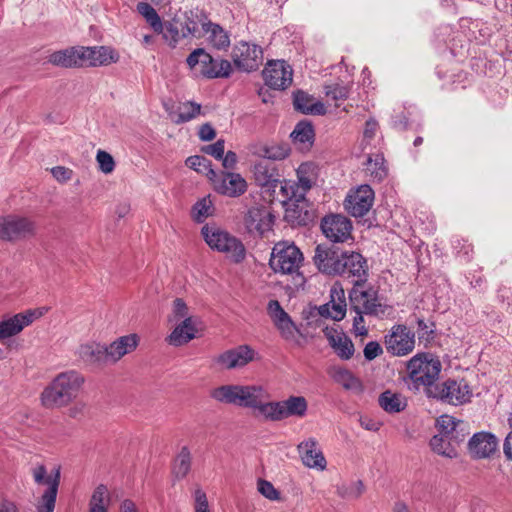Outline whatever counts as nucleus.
<instances>
[{
    "label": "nucleus",
    "mask_w": 512,
    "mask_h": 512,
    "mask_svg": "<svg viewBox=\"0 0 512 512\" xmlns=\"http://www.w3.org/2000/svg\"><path fill=\"white\" fill-rule=\"evenodd\" d=\"M234 65L241 71L251 72L261 65L263 51L260 46L248 42H240L235 45L232 52Z\"/></svg>",
    "instance_id": "obj_15"
},
{
    "label": "nucleus",
    "mask_w": 512,
    "mask_h": 512,
    "mask_svg": "<svg viewBox=\"0 0 512 512\" xmlns=\"http://www.w3.org/2000/svg\"><path fill=\"white\" fill-rule=\"evenodd\" d=\"M138 13L145 18L147 23L155 32L162 31V21L157 14L156 10L146 2H139L137 4Z\"/></svg>",
    "instance_id": "obj_48"
},
{
    "label": "nucleus",
    "mask_w": 512,
    "mask_h": 512,
    "mask_svg": "<svg viewBox=\"0 0 512 512\" xmlns=\"http://www.w3.org/2000/svg\"><path fill=\"white\" fill-rule=\"evenodd\" d=\"M356 315L353 318V331L357 336H366L368 329L365 326L363 314L364 312H355Z\"/></svg>",
    "instance_id": "obj_61"
},
{
    "label": "nucleus",
    "mask_w": 512,
    "mask_h": 512,
    "mask_svg": "<svg viewBox=\"0 0 512 512\" xmlns=\"http://www.w3.org/2000/svg\"><path fill=\"white\" fill-rule=\"evenodd\" d=\"M270 404V394L262 385H245L243 408L252 409L257 416L266 420Z\"/></svg>",
    "instance_id": "obj_22"
},
{
    "label": "nucleus",
    "mask_w": 512,
    "mask_h": 512,
    "mask_svg": "<svg viewBox=\"0 0 512 512\" xmlns=\"http://www.w3.org/2000/svg\"><path fill=\"white\" fill-rule=\"evenodd\" d=\"M31 475L36 484L47 485V489L37 505V512H53L60 484V467L48 474L43 464H36L31 468Z\"/></svg>",
    "instance_id": "obj_7"
},
{
    "label": "nucleus",
    "mask_w": 512,
    "mask_h": 512,
    "mask_svg": "<svg viewBox=\"0 0 512 512\" xmlns=\"http://www.w3.org/2000/svg\"><path fill=\"white\" fill-rule=\"evenodd\" d=\"M498 447V439L489 432L475 433L468 443V450L475 459L490 457Z\"/></svg>",
    "instance_id": "obj_27"
},
{
    "label": "nucleus",
    "mask_w": 512,
    "mask_h": 512,
    "mask_svg": "<svg viewBox=\"0 0 512 512\" xmlns=\"http://www.w3.org/2000/svg\"><path fill=\"white\" fill-rule=\"evenodd\" d=\"M257 353L249 345L228 349L213 358V364L220 370H233L245 367L254 361Z\"/></svg>",
    "instance_id": "obj_11"
},
{
    "label": "nucleus",
    "mask_w": 512,
    "mask_h": 512,
    "mask_svg": "<svg viewBox=\"0 0 512 512\" xmlns=\"http://www.w3.org/2000/svg\"><path fill=\"white\" fill-rule=\"evenodd\" d=\"M360 425H361V427H363L364 429H366L368 431L376 432L380 429V427L382 426V423L377 420L368 418V417H361Z\"/></svg>",
    "instance_id": "obj_63"
},
{
    "label": "nucleus",
    "mask_w": 512,
    "mask_h": 512,
    "mask_svg": "<svg viewBox=\"0 0 512 512\" xmlns=\"http://www.w3.org/2000/svg\"><path fill=\"white\" fill-rule=\"evenodd\" d=\"M308 402L303 396H290L282 401H270L266 421H281L286 418H303Z\"/></svg>",
    "instance_id": "obj_10"
},
{
    "label": "nucleus",
    "mask_w": 512,
    "mask_h": 512,
    "mask_svg": "<svg viewBox=\"0 0 512 512\" xmlns=\"http://www.w3.org/2000/svg\"><path fill=\"white\" fill-rule=\"evenodd\" d=\"M455 438L456 440H453L450 437L436 434L430 440V447L438 455L455 458L458 454L457 446L460 444V442H457L458 437Z\"/></svg>",
    "instance_id": "obj_36"
},
{
    "label": "nucleus",
    "mask_w": 512,
    "mask_h": 512,
    "mask_svg": "<svg viewBox=\"0 0 512 512\" xmlns=\"http://www.w3.org/2000/svg\"><path fill=\"white\" fill-rule=\"evenodd\" d=\"M294 107L296 110L311 115H324L326 113L325 106L303 91L294 93Z\"/></svg>",
    "instance_id": "obj_34"
},
{
    "label": "nucleus",
    "mask_w": 512,
    "mask_h": 512,
    "mask_svg": "<svg viewBox=\"0 0 512 512\" xmlns=\"http://www.w3.org/2000/svg\"><path fill=\"white\" fill-rule=\"evenodd\" d=\"M436 428L438 431L437 434L450 437L453 440H456L455 437H458L457 442L460 443L464 441L466 424L453 416L447 414L441 415L436 420Z\"/></svg>",
    "instance_id": "obj_30"
},
{
    "label": "nucleus",
    "mask_w": 512,
    "mask_h": 512,
    "mask_svg": "<svg viewBox=\"0 0 512 512\" xmlns=\"http://www.w3.org/2000/svg\"><path fill=\"white\" fill-rule=\"evenodd\" d=\"M225 144L224 140H218L214 144L208 145L204 148V152L220 160L224 155Z\"/></svg>",
    "instance_id": "obj_60"
},
{
    "label": "nucleus",
    "mask_w": 512,
    "mask_h": 512,
    "mask_svg": "<svg viewBox=\"0 0 512 512\" xmlns=\"http://www.w3.org/2000/svg\"><path fill=\"white\" fill-rule=\"evenodd\" d=\"M321 229L328 240L342 243L351 238L352 223L346 216L332 214L323 218Z\"/></svg>",
    "instance_id": "obj_18"
},
{
    "label": "nucleus",
    "mask_w": 512,
    "mask_h": 512,
    "mask_svg": "<svg viewBox=\"0 0 512 512\" xmlns=\"http://www.w3.org/2000/svg\"><path fill=\"white\" fill-rule=\"evenodd\" d=\"M96 162L99 170L104 174H111L115 169V161L112 155L104 150H98Z\"/></svg>",
    "instance_id": "obj_54"
},
{
    "label": "nucleus",
    "mask_w": 512,
    "mask_h": 512,
    "mask_svg": "<svg viewBox=\"0 0 512 512\" xmlns=\"http://www.w3.org/2000/svg\"><path fill=\"white\" fill-rule=\"evenodd\" d=\"M331 300L320 306L319 314L323 317L331 318L335 321H340L346 314V302L344 290L341 287L334 285L330 291Z\"/></svg>",
    "instance_id": "obj_29"
},
{
    "label": "nucleus",
    "mask_w": 512,
    "mask_h": 512,
    "mask_svg": "<svg viewBox=\"0 0 512 512\" xmlns=\"http://www.w3.org/2000/svg\"><path fill=\"white\" fill-rule=\"evenodd\" d=\"M48 61L65 68L80 67L79 47H70L50 54Z\"/></svg>",
    "instance_id": "obj_35"
},
{
    "label": "nucleus",
    "mask_w": 512,
    "mask_h": 512,
    "mask_svg": "<svg viewBox=\"0 0 512 512\" xmlns=\"http://www.w3.org/2000/svg\"><path fill=\"white\" fill-rule=\"evenodd\" d=\"M435 396L451 405H462L471 400L472 390L464 379H448L436 387Z\"/></svg>",
    "instance_id": "obj_13"
},
{
    "label": "nucleus",
    "mask_w": 512,
    "mask_h": 512,
    "mask_svg": "<svg viewBox=\"0 0 512 512\" xmlns=\"http://www.w3.org/2000/svg\"><path fill=\"white\" fill-rule=\"evenodd\" d=\"M201 112V106L197 103L187 102L179 108V119L177 122H188L196 118Z\"/></svg>",
    "instance_id": "obj_53"
},
{
    "label": "nucleus",
    "mask_w": 512,
    "mask_h": 512,
    "mask_svg": "<svg viewBox=\"0 0 512 512\" xmlns=\"http://www.w3.org/2000/svg\"><path fill=\"white\" fill-rule=\"evenodd\" d=\"M377 130H378V123L374 119H370V120L366 121L364 132H363L364 141L369 142L371 139H373Z\"/></svg>",
    "instance_id": "obj_62"
},
{
    "label": "nucleus",
    "mask_w": 512,
    "mask_h": 512,
    "mask_svg": "<svg viewBox=\"0 0 512 512\" xmlns=\"http://www.w3.org/2000/svg\"><path fill=\"white\" fill-rule=\"evenodd\" d=\"M191 469V454L187 447H183L173 464V474L177 479H183Z\"/></svg>",
    "instance_id": "obj_45"
},
{
    "label": "nucleus",
    "mask_w": 512,
    "mask_h": 512,
    "mask_svg": "<svg viewBox=\"0 0 512 512\" xmlns=\"http://www.w3.org/2000/svg\"><path fill=\"white\" fill-rule=\"evenodd\" d=\"M200 329L201 320L199 317L186 318L176 324L167 336L166 341L175 347L183 346L196 338Z\"/></svg>",
    "instance_id": "obj_25"
},
{
    "label": "nucleus",
    "mask_w": 512,
    "mask_h": 512,
    "mask_svg": "<svg viewBox=\"0 0 512 512\" xmlns=\"http://www.w3.org/2000/svg\"><path fill=\"white\" fill-rule=\"evenodd\" d=\"M383 353L382 346L377 341L368 342L363 350V354L366 360L371 361Z\"/></svg>",
    "instance_id": "obj_59"
},
{
    "label": "nucleus",
    "mask_w": 512,
    "mask_h": 512,
    "mask_svg": "<svg viewBox=\"0 0 512 512\" xmlns=\"http://www.w3.org/2000/svg\"><path fill=\"white\" fill-rule=\"evenodd\" d=\"M325 335L329 345L340 359L349 360L353 357L354 344L345 333L332 329L328 330Z\"/></svg>",
    "instance_id": "obj_31"
},
{
    "label": "nucleus",
    "mask_w": 512,
    "mask_h": 512,
    "mask_svg": "<svg viewBox=\"0 0 512 512\" xmlns=\"http://www.w3.org/2000/svg\"><path fill=\"white\" fill-rule=\"evenodd\" d=\"M201 236L211 250L224 254L231 262L239 264L245 260L243 242L222 227L214 223L205 224L201 228Z\"/></svg>",
    "instance_id": "obj_2"
},
{
    "label": "nucleus",
    "mask_w": 512,
    "mask_h": 512,
    "mask_svg": "<svg viewBox=\"0 0 512 512\" xmlns=\"http://www.w3.org/2000/svg\"><path fill=\"white\" fill-rule=\"evenodd\" d=\"M304 257L300 249L289 241L277 242L271 252L269 265L275 273L291 275L296 286H302L304 276L299 272Z\"/></svg>",
    "instance_id": "obj_3"
},
{
    "label": "nucleus",
    "mask_w": 512,
    "mask_h": 512,
    "mask_svg": "<svg viewBox=\"0 0 512 512\" xmlns=\"http://www.w3.org/2000/svg\"><path fill=\"white\" fill-rule=\"evenodd\" d=\"M293 142L301 150L308 149L313 144L314 130L311 124L306 122L298 123L291 133Z\"/></svg>",
    "instance_id": "obj_42"
},
{
    "label": "nucleus",
    "mask_w": 512,
    "mask_h": 512,
    "mask_svg": "<svg viewBox=\"0 0 512 512\" xmlns=\"http://www.w3.org/2000/svg\"><path fill=\"white\" fill-rule=\"evenodd\" d=\"M111 495L105 485H99L93 491L89 500L88 512H108Z\"/></svg>",
    "instance_id": "obj_41"
},
{
    "label": "nucleus",
    "mask_w": 512,
    "mask_h": 512,
    "mask_svg": "<svg viewBox=\"0 0 512 512\" xmlns=\"http://www.w3.org/2000/svg\"><path fill=\"white\" fill-rule=\"evenodd\" d=\"M329 373L335 382L347 390L360 391L362 389L360 379L346 368L332 367Z\"/></svg>",
    "instance_id": "obj_40"
},
{
    "label": "nucleus",
    "mask_w": 512,
    "mask_h": 512,
    "mask_svg": "<svg viewBox=\"0 0 512 512\" xmlns=\"http://www.w3.org/2000/svg\"><path fill=\"white\" fill-rule=\"evenodd\" d=\"M340 273L338 275L354 278L355 285L364 283L368 276L366 259L358 252L344 251L341 260Z\"/></svg>",
    "instance_id": "obj_21"
},
{
    "label": "nucleus",
    "mask_w": 512,
    "mask_h": 512,
    "mask_svg": "<svg viewBox=\"0 0 512 512\" xmlns=\"http://www.w3.org/2000/svg\"><path fill=\"white\" fill-rule=\"evenodd\" d=\"M215 135H216L215 130L208 123L203 124L199 129V137L203 141H210V140L214 139Z\"/></svg>",
    "instance_id": "obj_64"
},
{
    "label": "nucleus",
    "mask_w": 512,
    "mask_h": 512,
    "mask_svg": "<svg viewBox=\"0 0 512 512\" xmlns=\"http://www.w3.org/2000/svg\"><path fill=\"white\" fill-rule=\"evenodd\" d=\"M46 312L45 308L27 310L24 313H18L13 317L0 322V341H4L12 336L19 334L26 326L30 325L35 319H38Z\"/></svg>",
    "instance_id": "obj_19"
},
{
    "label": "nucleus",
    "mask_w": 512,
    "mask_h": 512,
    "mask_svg": "<svg viewBox=\"0 0 512 512\" xmlns=\"http://www.w3.org/2000/svg\"><path fill=\"white\" fill-rule=\"evenodd\" d=\"M378 403L385 412L390 414L399 413L407 406V400L404 396L390 390L380 394Z\"/></svg>",
    "instance_id": "obj_38"
},
{
    "label": "nucleus",
    "mask_w": 512,
    "mask_h": 512,
    "mask_svg": "<svg viewBox=\"0 0 512 512\" xmlns=\"http://www.w3.org/2000/svg\"><path fill=\"white\" fill-rule=\"evenodd\" d=\"M262 73L266 85L273 89L283 90L292 83V68L284 60L268 62Z\"/></svg>",
    "instance_id": "obj_20"
},
{
    "label": "nucleus",
    "mask_w": 512,
    "mask_h": 512,
    "mask_svg": "<svg viewBox=\"0 0 512 512\" xmlns=\"http://www.w3.org/2000/svg\"><path fill=\"white\" fill-rule=\"evenodd\" d=\"M273 215L268 206L256 205L248 209L244 216V225L247 232L253 236H263L272 229Z\"/></svg>",
    "instance_id": "obj_16"
},
{
    "label": "nucleus",
    "mask_w": 512,
    "mask_h": 512,
    "mask_svg": "<svg viewBox=\"0 0 512 512\" xmlns=\"http://www.w3.org/2000/svg\"><path fill=\"white\" fill-rule=\"evenodd\" d=\"M187 65L195 73L208 79L226 78L231 74L232 65L227 60H216L203 48H197L187 57Z\"/></svg>",
    "instance_id": "obj_6"
},
{
    "label": "nucleus",
    "mask_w": 512,
    "mask_h": 512,
    "mask_svg": "<svg viewBox=\"0 0 512 512\" xmlns=\"http://www.w3.org/2000/svg\"><path fill=\"white\" fill-rule=\"evenodd\" d=\"M349 297L354 312H364L379 319L389 318L394 313L393 307L382 302L378 290L372 286L365 287L363 283H358L351 289Z\"/></svg>",
    "instance_id": "obj_4"
},
{
    "label": "nucleus",
    "mask_w": 512,
    "mask_h": 512,
    "mask_svg": "<svg viewBox=\"0 0 512 512\" xmlns=\"http://www.w3.org/2000/svg\"><path fill=\"white\" fill-rule=\"evenodd\" d=\"M366 170L370 173V176L381 181L387 175V168L385 166L384 157L382 154L370 155L366 162Z\"/></svg>",
    "instance_id": "obj_44"
},
{
    "label": "nucleus",
    "mask_w": 512,
    "mask_h": 512,
    "mask_svg": "<svg viewBox=\"0 0 512 512\" xmlns=\"http://www.w3.org/2000/svg\"><path fill=\"white\" fill-rule=\"evenodd\" d=\"M343 252L327 245H317L313 262L317 269L326 275L335 276L340 273Z\"/></svg>",
    "instance_id": "obj_17"
},
{
    "label": "nucleus",
    "mask_w": 512,
    "mask_h": 512,
    "mask_svg": "<svg viewBox=\"0 0 512 512\" xmlns=\"http://www.w3.org/2000/svg\"><path fill=\"white\" fill-rule=\"evenodd\" d=\"M79 358L90 365L108 364L106 345L96 342L81 344L78 347Z\"/></svg>",
    "instance_id": "obj_32"
},
{
    "label": "nucleus",
    "mask_w": 512,
    "mask_h": 512,
    "mask_svg": "<svg viewBox=\"0 0 512 512\" xmlns=\"http://www.w3.org/2000/svg\"><path fill=\"white\" fill-rule=\"evenodd\" d=\"M35 222L26 216L10 214L0 217V240L16 241L33 236Z\"/></svg>",
    "instance_id": "obj_9"
},
{
    "label": "nucleus",
    "mask_w": 512,
    "mask_h": 512,
    "mask_svg": "<svg viewBox=\"0 0 512 512\" xmlns=\"http://www.w3.org/2000/svg\"><path fill=\"white\" fill-rule=\"evenodd\" d=\"M280 184V192L285 200H294L295 202H300L304 200L305 193L300 188L299 184L294 180H284L279 181Z\"/></svg>",
    "instance_id": "obj_47"
},
{
    "label": "nucleus",
    "mask_w": 512,
    "mask_h": 512,
    "mask_svg": "<svg viewBox=\"0 0 512 512\" xmlns=\"http://www.w3.org/2000/svg\"><path fill=\"white\" fill-rule=\"evenodd\" d=\"M160 33L163 34L165 41L173 47L181 38H183L180 24L178 22H168L165 25L162 24V31Z\"/></svg>",
    "instance_id": "obj_51"
},
{
    "label": "nucleus",
    "mask_w": 512,
    "mask_h": 512,
    "mask_svg": "<svg viewBox=\"0 0 512 512\" xmlns=\"http://www.w3.org/2000/svg\"><path fill=\"white\" fill-rule=\"evenodd\" d=\"M296 173V182L306 194L316 184L318 167L313 162H304L297 168Z\"/></svg>",
    "instance_id": "obj_37"
},
{
    "label": "nucleus",
    "mask_w": 512,
    "mask_h": 512,
    "mask_svg": "<svg viewBox=\"0 0 512 512\" xmlns=\"http://www.w3.org/2000/svg\"><path fill=\"white\" fill-rule=\"evenodd\" d=\"M258 491L269 500H277L279 498L278 491L266 480L258 481Z\"/></svg>",
    "instance_id": "obj_58"
},
{
    "label": "nucleus",
    "mask_w": 512,
    "mask_h": 512,
    "mask_svg": "<svg viewBox=\"0 0 512 512\" xmlns=\"http://www.w3.org/2000/svg\"><path fill=\"white\" fill-rule=\"evenodd\" d=\"M324 90L327 100L333 101L336 107H339V102L346 100L350 93V87L340 83L325 85Z\"/></svg>",
    "instance_id": "obj_46"
},
{
    "label": "nucleus",
    "mask_w": 512,
    "mask_h": 512,
    "mask_svg": "<svg viewBox=\"0 0 512 512\" xmlns=\"http://www.w3.org/2000/svg\"><path fill=\"white\" fill-rule=\"evenodd\" d=\"M186 164L191 169L204 173L209 180L216 177V172L211 167V162L204 156H191L186 160Z\"/></svg>",
    "instance_id": "obj_50"
},
{
    "label": "nucleus",
    "mask_w": 512,
    "mask_h": 512,
    "mask_svg": "<svg viewBox=\"0 0 512 512\" xmlns=\"http://www.w3.org/2000/svg\"><path fill=\"white\" fill-rule=\"evenodd\" d=\"M297 450L304 466L319 471L326 469L327 461L315 438L303 440L298 444Z\"/></svg>",
    "instance_id": "obj_26"
},
{
    "label": "nucleus",
    "mask_w": 512,
    "mask_h": 512,
    "mask_svg": "<svg viewBox=\"0 0 512 512\" xmlns=\"http://www.w3.org/2000/svg\"><path fill=\"white\" fill-rule=\"evenodd\" d=\"M374 192L369 185H361L351 191L345 201L346 210L354 217H362L371 209Z\"/></svg>",
    "instance_id": "obj_23"
},
{
    "label": "nucleus",
    "mask_w": 512,
    "mask_h": 512,
    "mask_svg": "<svg viewBox=\"0 0 512 512\" xmlns=\"http://www.w3.org/2000/svg\"><path fill=\"white\" fill-rule=\"evenodd\" d=\"M442 364L430 353H418L407 362V373L416 388L430 386L439 377Z\"/></svg>",
    "instance_id": "obj_5"
},
{
    "label": "nucleus",
    "mask_w": 512,
    "mask_h": 512,
    "mask_svg": "<svg viewBox=\"0 0 512 512\" xmlns=\"http://www.w3.org/2000/svg\"><path fill=\"white\" fill-rule=\"evenodd\" d=\"M254 178L262 187H276L279 180L276 168L269 160H260L254 166Z\"/></svg>",
    "instance_id": "obj_33"
},
{
    "label": "nucleus",
    "mask_w": 512,
    "mask_h": 512,
    "mask_svg": "<svg viewBox=\"0 0 512 512\" xmlns=\"http://www.w3.org/2000/svg\"><path fill=\"white\" fill-rule=\"evenodd\" d=\"M84 382V376L75 370L61 372L43 390L41 402L48 408L67 406L77 399Z\"/></svg>",
    "instance_id": "obj_1"
},
{
    "label": "nucleus",
    "mask_w": 512,
    "mask_h": 512,
    "mask_svg": "<svg viewBox=\"0 0 512 512\" xmlns=\"http://www.w3.org/2000/svg\"><path fill=\"white\" fill-rule=\"evenodd\" d=\"M53 177L59 183H67L73 177V170L65 166H56L51 169Z\"/></svg>",
    "instance_id": "obj_57"
},
{
    "label": "nucleus",
    "mask_w": 512,
    "mask_h": 512,
    "mask_svg": "<svg viewBox=\"0 0 512 512\" xmlns=\"http://www.w3.org/2000/svg\"><path fill=\"white\" fill-rule=\"evenodd\" d=\"M203 29L208 34V41L217 50H226L230 46L228 33L218 24L205 23Z\"/></svg>",
    "instance_id": "obj_39"
},
{
    "label": "nucleus",
    "mask_w": 512,
    "mask_h": 512,
    "mask_svg": "<svg viewBox=\"0 0 512 512\" xmlns=\"http://www.w3.org/2000/svg\"><path fill=\"white\" fill-rule=\"evenodd\" d=\"M194 512H211L208 505L206 493L197 488L194 491Z\"/></svg>",
    "instance_id": "obj_56"
},
{
    "label": "nucleus",
    "mask_w": 512,
    "mask_h": 512,
    "mask_svg": "<svg viewBox=\"0 0 512 512\" xmlns=\"http://www.w3.org/2000/svg\"><path fill=\"white\" fill-rule=\"evenodd\" d=\"M214 212V207L210 197H204L197 201L192 208V218L198 223L203 222Z\"/></svg>",
    "instance_id": "obj_49"
},
{
    "label": "nucleus",
    "mask_w": 512,
    "mask_h": 512,
    "mask_svg": "<svg viewBox=\"0 0 512 512\" xmlns=\"http://www.w3.org/2000/svg\"><path fill=\"white\" fill-rule=\"evenodd\" d=\"M140 338L132 333L121 336L106 346L108 363L115 364L125 355L132 353L139 345Z\"/></svg>",
    "instance_id": "obj_28"
},
{
    "label": "nucleus",
    "mask_w": 512,
    "mask_h": 512,
    "mask_svg": "<svg viewBox=\"0 0 512 512\" xmlns=\"http://www.w3.org/2000/svg\"><path fill=\"white\" fill-rule=\"evenodd\" d=\"M416 345L415 332L405 324L393 325L384 336L386 351L394 357H404L412 353Z\"/></svg>",
    "instance_id": "obj_8"
},
{
    "label": "nucleus",
    "mask_w": 512,
    "mask_h": 512,
    "mask_svg": "<svg viewBox=\"0 0 512 512\" xmlns=\"http://www.w3.org/2000/svg\"><path fill=\"white\" fill-rule=\"evenodd\" d=\"M194 317H195L194 315H190L189 307L181 298H176L173 301L172 313L169 317L170 322L182 321L186 318H194Z\"/></svg>",
    "instance_id": "obj_52"
},
{
    "label": "nucleus",
    "mask_w": 512,
    "mask_h": 512,
    "mask_svg": "<svg viewBox=\"0 0 512 512\" xmlns=\"http://www.w3.org/2000/svg\"><path fill=\"white\" fill-rule=\"evenodd\" d=\"M365 490V486L361 480H357L352 482L347 486H342L339 488V494L348 499H357L359 498Z\"/></svg>",
    "instance_id": "obj_55"
},
{
    "label": "nucleus",
    "mask_w": 512,
    "mask_h": 512,
    "mask_svg": "<svg viewBox=\"0 0 512 512\" xmlns=\"http://www.w3.org/2000/svg\"><path fill=\"white\" fill-rule=\"evenodd\" d=\"M210 397L218 403L237 406V384L220 385L210 391Z\"/></svg>",
    "instance_id": "obj_43"
},
{
    "label": "nucleus",
    "mask_w": 512,
    "mask_h": 512,
    "mask_svg": "<svg viewBox=\"0 0 512 512\" xmlns=\"http://www.w3.org/2000/svg\"><path fill=\"white\" fill-rule=\"evenodd\" d=\"M214 189L228 197H238L247 190L246 180L238 173L226 172L211 179Z\"/></svg>",
    "instance_id": "obj_24"
},
{
    "label": "nucleus",
    "mask_w": 512,
    "mask_h": 512,
    "mask_svg": "<svg viewBox=\"0 0 512 512\" xmlns=\"http://www.w3.org/2000/svg\"><path fill=\"white\" fill-rule=\"evenodd\" d=\"M80 67H100L117 63L120 55L111 46L79 47Z\"/></svg>",
    "instance_id": "obj_14"
},
{
    "label": "nucleus",
    "mask_w": 512,
    "mask_h": 512,
    "mask_svg": "<svg viewBox=\"0 0 512 512\" xmlns=\"http://www.w3.org/2000/svg\"><path fill=\"white\" fill-rule=\"evenodd\" d=\"M267 314L283 339L291 342L297 341L300 331L278 300L268 302Z\"/></svg>",
    "instance_id": "obj_12"
}]
</instances>
